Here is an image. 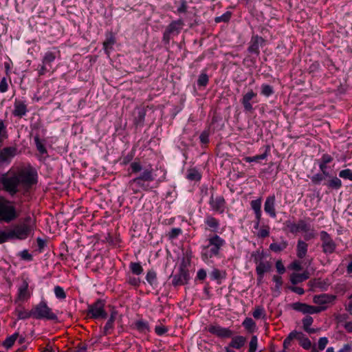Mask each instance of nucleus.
Listing matches in <instances>:
<instances>
[{
  "instance_id": "864d4df0",
  "label": "nucleus",
  "mask_w": 352,
  "mask_h": 352,
  "mask_svg": "<svg viewBox=\"0 0 352 352\" xmlns=\"http://www.w3.org/2000/svg\"><path fill=\"white\" fill-rule=\"evenodd\" d=\"M231 16V13L230 12H227L224 13L223 15L220 16H217L215 18V22H227L230 20Z\"/></svg>"
},
{
  "instance_id": "1a4fd4ad",
  "label": "nucleus",
  "mask_w": 352,
  "mask_h": 352,
  "mask_svg": "<svg viewBox=\"0 0 352 352\" xmlns=\"http://www.w3.org/2000/svg\"><path fill=\"white\" fill-rule=\"evenodd\" d=\"M104 300L98 299L94 304L88 306V314L95 319L106 318L107 314L104 309Z\"/></svg>"
},
{
  "instance_id": "aec40b11",
  "label": "nucleus",
  "mask_w": 352,
  "mask_h": 352,
  "mask_svg": "<svg viewBox=\"0 0 352 352\" xmlns=\"http://www.w3.org/2000/svg\"><path fill=\"white\" fill-rule=\"evenodd\" d=\"M336 296L327 294L316 295L313 298V302L317 305H323L332 302L336 299Z\"/></svg>"
},
{
  "instance_id": "5701e85b",
  "label": "nucleus",
  "mask_w": 352,
  "mask_h": 352,
  "mask_svg": "<svg viewBox=\"0 0 352 352\" xmlns=\"http://www.w3.org/2000/svg\"><path fill=\"white\" fill-rule=\"evenodd\" d=\"M116 43V37L112 32H108L106 34V39L103 42V49L107 54H109L113 45Z\"/></svg>"
},
{
  "instance_id": "f03ea898",
  "label": "nucleus",
  "mask_w": 352,
  "mask_h": 352,
  "mask_svg": "<svg viewBox=\"0 0 352 352\" xmlns=\"http://www.w3.org/2000/svg\"><path fill=\"white\" fill-rule=\"evenodd\" d=\"M207 241L208 243L201 250V258L204 261L218 256L221 248L225 245V240L217 234L209 237Z\"/></svg>"
},
{
  "instance_id": "3c124183",
  "label": "nucleus",
  "mask_w": 352,
  "mask_h": 352,
  "mask_svg": "<svg viewBox=\"0 0 352 352\" xmlns=\"http://www.w3.org/2000/svg\"><path fill=\"white\" fill-rule=\"evenodd\" d=\"M208 82V76L206 74H201L197 80L199 86L206 87Z\"/></svg>"
},
{
  "instance_id": "39448f33",
  "label": "nucleus",
  "mask_w": 352,
  "mask_h": 352,
  "mask_svg": "<svg viewBox=\"0 0 352 352\" xmlns=\"http://www.w3.org/2000/svg\"><path fill=\"white\" fill-rule=\"evenodd\" d=\"M0 183L3 190L11 195H15L19 191V180L15 171L10 170L3 174L0 177Z\"/></svg>"
},
{
  "instance_id": "f3484780",
  "label": "nucleus",
  "mask_w": 352,
  "mask_h": 352,
  "mask_svg": "<svg viewBox=\"0 0 352 352\" xmlns=\"http://www.w3.org/2000/svg\"><path fill=\"white\" fill-rule=\"evenodd\" d=\"M256 93H255L252 89L249 90L245 94L243 95L241 99V103L245 111L250 113L253 111L254 109L250 101L256 98Z\"/></svg>"
},
{
  "instance_id": "09e8293b",
  "label": "nucleus",
  "mask_w": 352,
  "mask_h": 352,
  "mask_svg": "<svg viewBox=\"0 0 352 352\" xmlns=\"http://www.w3.org/2000/svg\"><path fill=\"white\" fill-rule=\"evenodd\" d=\"M54 294L56 298L59 299H65L66 298V294L64 289L60 286H56L54 287Z\"/></svg>"
},
{
  "instance_id": "a18cd8bd",
  "label": "nucleus",
  "mask_w": 352,
  "mask_h": 352,
  "mask_svg": "<svg viewBox=\"0 0 352 352\" xmlns=\"http://www.w3.org/2000/svg\"><path fill=\"white\" fill-rule=\"evenodd\" d=\"M258 346V339L256 336H253L251 338L250 342L249 343V350L248 352H256Z\"/></svg>"
},
{
  "instance_id": "0eeeda50",
  "label": "nucleus",
  "mask_w": 352,
  "mask_h": 352,
  "mask_svg": "<svg viewBox=\"0 0 352 352\" xmlns=\"http://www.w3.org/2000/svg\"><path fill=\"white\" fill-rule=\"evenodd\" d=\"M18 217L15 208L10 201L0 197V221L10 223Z\"/></svg>"
},
{
  "instance_id": "bb28decb",
  "label": "nucleus",
  "mask_w": 352,
  "mask_h": 352,
  "mask_svg": "<svg viewBox=\"0 0 352 352\" xmlns=\"http://www.w3.org/2000/svg\"><path fill=\"white\" fill-rule=\"evenodd\" d=\"M270 268L271 265L268 262H260L257 265L256 267V271L259 276L260 280L263 278V275L265 272L270 271Z\"/></svg>"
},
{
  "instance_id": "a19ab883",
  "label": "nucleus",
  "mask_w": 352,
  "mask_h": 352,
  "mask_svg": "<svg viewBox=\"0 0 352 352\" xmlns=\"http://www.w3.org/2000/svg\"><path fill=\"white\" fill-rule=\"evenodd\" d=\"M129 268L133 274L140 275L143 272V268L139 263H131Z\"/></svg>"
},
{
  "instance_id": "4c0bfd02",
  "label": "nucleus",
  "mask_w": 352,
  "mask_h": 352,
  "mask_svg": "<svg viewBox=\"0 0 352 352\" xmlns=\"http://www.w3.org/2000/svg\"><path fill=\"white\" fill-rule=\"evenodd\" d=\"M252 316L255 319L265 318L266 314L264 308L261 306H256L252 313Z\"/></svg>"
},
{
  "instance_id": "0e129e2a",
  "label": "nucleus",
  "mask_w": 352,
  "mask_h": 352,
  "mask_svg": "<svg viewBox=\"0 0 352 352\" xmlns=\"http://www.w3.org/2000/svg\"><path fill=\"white\" fill-rule=\"evenodd\" d=\"M324 177L321 174H316L311 177V182L314 184H319L323 180Z\"/></svg>"
},
{
  "instance_id": "ea45409f",
  "label": "nucleus",
  "mask_w": 352,
  "mask_h": 352,
  "mask_svg": "<svg viewBox=\"0 0 352 352\" xmlns=\"http://www.w3.org/2000/svg\"><path fill=\"white\" fill-rule=\"evenodd\" d=\"M187 178L191 181H199L201 179V175L195 169H190L188 171Z\"/></svg>"
},
{
  "instance_id": "cd10ccee",
  "label": "nucleus",
  "mask_w": 352,
  "mask_h": 352,
  "mask_svg": "<svg viewBox=\"0 0 352 352\" xmlns=\"http://www.w3.org/2000/svg\"><path fill=\"white\" fill-rule=\"evenodd\" d=\"M245 342L246 338L245 337L241 336H234L230 342L229 346L239 349L245 344Z\"/></svg>"
},
{
  "instance_id": "13d9d810",
  "label": "nucleus",
  "mask_w": 352,
  "mask_h": 352,
  "mask_svg": "<svg viewBox=\"0 0 352 352\" xmlns=\"http://www.w3.org/2000/svg\"><path fill=\"white\" fill-rule=\"evenodd\" d=\"M328 338L326 337L320 338L318 340V349L320 351H322L325 349L327 344H328Z\"/></svg>"
},
{
  "instance_id": "2f4dec72",
  "label": "nucleus",
  "mask_w": 352,
  "mask_h": 352,
  "mask_svg": "<svg viewBox=\"0 0 352 352\" xmlns=\"http://www.w3.org/2000/svg\"><path fill=\"white\" fill-rule=\"evenodd\" d=\"M309 278L308 273L304 272L302 274H293L291 276L290 280L292 284L296 285L299 283H301Z\"/></svg>"
},
{
  "instance_id": "79ce46f5",
  "label": "nucleus",
  "mask_w": 352,
  "mask_h": 352,
  "mask_svg": "<svg viewBox=\"0 0 352 352\" xmlns=\"http://www.w3.org/2000/svg\"><path fill=\"white\" fill-rule=\"evenodd\" d=\"M327 186L331 188L338 189L342 186V182L339 178L335 177L329 181Z\"/></svg>"
},
{
  "instance_id": "69168bd1",
  "label": "nucleus",
  "mask_w": 352,
  "mask_h": 352,
  "mask_svg": "<svg viewBox=\"0 0 352 352\" xmlns=\"http://www.w3.org/2000/svg\"><path fill=\"white\" fill-rule=\"evenodd\" d=\"M333 160V158L331 155H328V154H324L322 156V158L320 160V163H322V164H327L330 162H331Z\"/></svg>"
},
{
  "instance_id": "72a5a7b5",
  "label": "nucleus",
  "mask_w": 352,
  "mask_h": 352,
  "mask_svg": "<svg viewBox=\"0 0 352 352\" xmlns=\"http://www.w3.org/2000/svg\"><path fill=\"white\" fill-rule=\"evenodd\" d=\"M302 336L301 334H300V332H298V331H292L289 335L285 339L284 342H283V348L285 349H287L290 344H291V342L294 339V338H296L297 339V336Z\"/></svg>"
},
{
  "instance_id": "c9c22d12",
  "label": "nucleus",
  "mask_w": 352,
  "mask_h": 352,
  "mask_svg": "<svg viewBox=\"0 0 352 352\" xmlns=\"http://www.w3.org/2000/svg\"><path fill=\"white\" fill-rule=\"evenodd\" d=\"M242 324L250 332H253L256 327V323L251 318H246Z\"/></svg>"
},
{
  "instance_id": "9d476101",
  "label": "nucleus",
  "mask_w": 352,
  "mask_h": 352,
  "mask_svg": "<svg viewBox=\"0 0 352 352\" xmlns=\"http://www.w3.org/2000/svg\"><path fill=\"white\" fill-rule=\"evenodd\" d=\"M293 309L304 314H318L326 309L324 306H312L302 302H295L292 305Z\"/></svg>"
},
{
  "instance_id": "774afa93",
  "label": "nucleus",
  "mask_w": 352,
  "mask_h": 352,
  "mask_svg": "<svg viewBox=\"0 0 352 352\" xmlns=\"http://www.w3.org/2000/svg\"><path fill=\"white\" fill-rule=\"evenodd\" d=\"M210 276L213 280H219L221 278V272L217 269H214L210 273Z\"/></svg>"
},
{
  "instance_id": "f704fd0d",
  "label": "nucleus",
  "mask_w": 352,
  "mask_h": 352,
  "mask_svg": "<svg viewBox=\"0 0 352 352\" xmlns=\"http://www.w3.org/2000/svg\"><path fill=\"white\" fill-rule=\"evenodd\" d=\"M19 337V333H15L12 336L8 337L3 342V346L7 349L12 347L16 340V339Z\"/></svg>"
},
{
  "instance_id": "dca6fc26",
  "label": "nucleus",
  "mask_w": 352,
  "mask_h": 352,
  "mask_svg": "<svg viewBox=\"0 0 352 352\" xmlns=\"http://www.w3.org/2000/svg\"><path fill=\"white\" fill-rule=\"evenodd\" d=\"M16 154V148L13 146L5 147L0 150V166L8 164Z\"/></svg>"
},
{
  "instance_id": "f257e3e1",
  "label": "nucleus",
  "mask_w": 352,
  "mask_h": 352,
  "mask_svg": "<svg viewBox=\"0 0 352 352\" xmlns=\"http://www.w3.org/2000/svg\"><path fill=\"white\" fill-rule=\"evenodd\" d=\"M35 228V219L28 216L23 221L16 225L12 230L8 231L9 238L10 239H25L29 236L33 235Z\"/></svg>"
},
{
  "instance_id": "393cba45",
  "label": "nucleus",
  "mask_w": 352,
  "mask_h": 352,
  "mask_svg": "<svg viewBox=\"0 0 352 352\" xmlns=\"http://www.w3.org/2000/svg\"><path fill=\"white\" fill-rule=\"evenodd\" d=\"M308 245L302 240H298L296 247V254L300 258H303L307 252Z\"/></svg>"
},
{
  "instance_id": "680f3d73",
  "label": "nucleus",
  "mask_w": 352,
  "mask_h": 352,
  "mask_svg": "<svg viewBox=\"0 0 352 352\" xmlns=\"http://www.w3.org/2000/svg\"><path fill=\"white\" fill-rule=\"evenodd\" d=\"M187 11V3L185 0H181L180 6L177 8V12L185 13Z\"/></svg>"
},
{
  "instance_id": "412c9836",
  "label": "nucleus",
  "mask_w": 352,
  "mask_h": 352,
  "mask_svg": "<svg viewBox=\"0 0 352 352\" xmlns=\"http://www.w3.org/2000/svg\"><path fill=\"white\" fill-rule=\"evenodd\" d=\"M184 25L181 19L171 22L164 32V37L170 36L171 34L178 33Z\"/></svg>"
},
{
  "instance_id": "bf43d9fd",
  "label": "nucleus",
  "mask_w": 352,
  "mask_h": 352,
  "mask_svg": "<svg viewBox=\"0 0 352 352\" xmlns=\"http://www.w3.org/2000/svg\"><path fill=\"white\" fill-rule=\"evenodd\" d=\"M168 329L164 325H157L155 328V331L158 336H162L166 333Z\"/></svg>"
},
{
  "instance_id": "c85d7f7f",
  "label": "nucleus",
  "mask_w": 352,
  "mask_h": 352,
  "mask_svg": "<svg viewBox=\"0 0 352 352\" xmlns=\"http://www.w3.org/2000/svg\"><path fill=\"white\" fill-rule=\"evenodd\" d=\"M288 243L285 240H282L280 242H274L270 244V250L274 252L278 253L287 248Z\"/></svg>"
},
{
  "instance_id": "e433bc0d",
  "label": "nucleus",
  "mask_w": 352,
  "mask_h": 352,
  "mask_svg": "<svg viewBox=\"0 0 352 352\" xmlns=\"http://www.w3.org/2000/svg\"><path fill=\"white\" fill-rule=\"evenodd\" d=\"M302 336H297V339L300 340V346L305 349H309L311 347V342L308 338H306L305 335L300 332Z\"/></svg>"
},
{
  "instance_id": "8fccbe9b",
  "label": "nucleus",
  "mask_w": 352,
  "mask_h": 352,
  "mask_svg": "<svg viewBox=\"0 0 352 352\" xmlns=\"http://www.w3.org/2000/svg\"><path fill=\"white\" fill-rule=\"evenodd\" d=\"M339 176L344 179L352 181V170L351 169H344L340 172Z\"/></svg>"
},
{
  "instance_id": "4d7b16f0",
  "label": "nucleus",
  "mask_w": 352,
  "mask_h": 352,
  "mask_svg": "<svg viewBox=\"0 0 352 352\" xmlns=\"http://www.w3.org/2000/svg\"><path fill=\"white\" fill-rule=\"evenodd\" d=\"M313 318L311 316H306L302 319V324H303V329L304 330L306 329L308 327H310L311 325L313 323Z\"/></svg>"
},
{
  "instance_id": "6e6d98bb",
  "label": "nucleus",
  "mask_w": 352,
  "mask_h": 352,
  "mask_svg": "<svg viewBox=\"0 0 352 352\" xmlns=\"http://www.w3.org/2000/svg\"><path fill=\"white\" fill-rule=\"evenodd\" d=\"M87 346L84 343H79L74 349H72L70 352H86Z\"/></svg>"
},
{
  "instance_id": "6e6552de",
  "label": "nucleus",
  "mask_w": 352,
  "mask_h": 352,
  "mask_svg": "<svg viewBox=\"0 0 352 352\" xmlns=\"http://www.w3.org/2000/svg\"><path fill=\"white\" fill-rule=\"evenodd\" d=\"M56 54H60V52L57 51L56 52L48 51L45 53L43 59L42 63L39 65L38 69V74L39 76L45 75L46 73L54 72L52 69V63L55 60L56 58Z\"/></svg>"
},
{
  "instance_id": "20e7f679",
  "label": "nucleus",
  "mask_w": 352,
  "mask_h": 352,
  "mask_svg": "<svg viewBox=\"0 0 352 352\" xmlns=\"http://www.w3.org/2000/svg\"><path fill=\"white\" fill-rule=\"evenodd\" d=\"M154 179L153 168L150 167L145 169L140 176L131 179L129 182V186L134 192H137L140 188L147 190L149 186L146 182H153Z\"/></svg>"
},
{
  "instance_id": "052dcab7",
  "label": "nucleus",
  "mask_w": 352,
  "mask_h": 352,
  "mask_svg": "<svg viewBox=\"0 0 352 352\" xmlns=\"http://www.w3.org/2000/svg\"><path fill=\"white\" fill-rule=\"evenodd\" d=\"M131 168L133 173L140 172L142 169V165L139 162H133L131 164Z\"/></svg>"
},
{
  "instance_id": "6ab92c4d",
  "label": "nucleus",
  "mask_w": 352,
  "mask_h": 352,
  "mask_svg": "<svg viewBox=\"0 0 352 352\" xmlns=\"http://www.w3.org/2000/svg\"><path fill=\"white\" fill-rule=\"evenodd\" d=\"M28 283L26 280H23L21 285L18 288L17 300L25 301L27 300L31 296L30 292L28 291Z\"/></svg>"
},
{
  "instance_id": "2eb2a0df",
  "label": "nucleus",
  "mask_w": 352,
  "mask_h": 352,
  "mask_svg": "<svg viewBox=\"0 0 352 352\" xmlns=\"http://www.w3.org/2000/svg\"><path fill=\"white\" fill-rule=\"evenodd\" d=\"M290 232L295 234L299 232H309L310 230V225L307 223L304 220H299L297 223L287 221L285 223Z\"/></svg>"
},
{
  "instance_id": "a878e982",
  "label": "nucleus",
  "mask_w": 352,
  "mask_h": 352,
  "mask_svg": "<svg viewBox=\"0 0 352 352\" xmlns=\"http://www.w3.org/2000/svg\"><path fill=\"white\" fill-rule=\"evenodd\" d=\"M205 223L212 232H217L219 228V221L211 215L206 217Z\"/></svg>"
},
{
  "instance_id": "9b49d317",
  "label": "nucleus",
  "mask_w": 352,
  "mask_h": 352,
  "mask_svg": "<svg viewBox=\"0 0 352 352\" xmlns=\"http://www.w3.org/2000/svg\"><path fill=\"white\" fill-rule=\"evenodd\" d=\"M209 205L213 211L222 214L224 212L226 209V200L221 195L214 196L213 188H212Z\"/></svg>"
},
{
  "instance_id": "7c9ffc66",
  "label": "nucleus",
  "mask_w": 352,
  "mask_h": 352,
  "mask_svg": "<svg viewBox=\"0 0 352 352\" xmlns=\"http://www.w3.org/2000/svg\"><path fill=\"white\" fill-rule=\"evenodd\" d=\"M250 206H251L252 209L254 212L255 217H258V218H259V216L262 215L261 199L258 198L257 199L251 201Z\"/></svg>"
},
{
  "instance_id": "7ed1b4c3",
  "label": "nucleus",
  "mask_w": 352,
  "mask_h": 352,
  "mask_svg": "<svg viewBox=\"0 0 352 352\" xmlns=\"http://www.w3.org/2000/svg\"><path fill=\"white\" fill-rule=\"evenodd\" d=\"M19 180V187L29 189L37 182V173L31 168H23L16 172Z\"/></svg>"
},
{
  "instance_id": "49530a36",
  "label": "nucleus",
  "mask_w": 352,
  "mask_h": 352,
  "mask_svg": "<svg viewBox=\"0 0 352 352\" xmlns=\"http://www.w3.org/2000/svg\"><path fill=\"white\" fill-rule=\"evenodd\" d=\"M270 234V227L269 226H263L258 232L257 233V236L259 238H265L268 236Z\"/></svg>"
},
{
  "instance_id": "de8ad7c7",
  "label": "nucleus",
  "mask_w": 352,
  "mask_h": 352,
  "mask_svg": "<svg viewBox=\"0 0 352 352\" xmlns=\"http://www.w3.org/2000/svg\"><path fill=\"white\" fill-rule=\"evenodd\" d=\"M34 142L36 144V148L39 151L40 153L44 154V153H47V150H46L45 146L41 142L38 136L34 137Z\"/></svg>"
},
{
  "instance_id": "a211bd4d",
  "label": "nucleus",
  "mask_w": 352,
  "mask_h": 352,
  "mask_svg": "<svg viewBox=\"0 0 352 352\" xmlns=\"http://www.w3.org/2000/svg\"><path fill=\"white\" fill-rule=\"evenodd\" d=\"M28 112V107L25 102L16 99L14 103V110L12 115L15 117L22 118Z\"/></svg>"
},
{
  "instance_id": "58836bf2",
  "label": "nucleus",
  "mask_w": 352,
  "mask_h": 352,
  "mask_svg": "<svg viewBox=\"0 0 352 352\" xmlns=\"http://www.w3.org/2000/svg\"><path fill=\"white\" fill-rule=\"evenodd\" d=\"M136 329L142 333H146L149 331L148 322L143 320H138L135 322Z\"/></svg>"
},
{
  "instance_id": "473e14b6",
  "label": "nucleus",
  "mask_w": 352,
  "mask_h": 352,
  "mask_svg": "<svg viewBox=\"0 0 352 352\" xmlns=\"http://www.w3.org/2000/svg\"><path fill=\"white\" fill-rule=\"evenodd\" d=\"M116 315H117V312L115 310H113L111 314V316H110L109 319L108 320V321L107 322V323L104 327V334H106V335L108 334L109 332V330L113 329V322L116 320Z\"/></svg>"
},
{
  "instance_id": "e2e57ef3",
  "label": "nucleus",
  "mask_w": 352,
  "mask_h": 352,
  "mask_svg": "<svg viewBox=\"0 0 352 352\" xmlns=\"http://www.w3.org/2000/svg\"><path fill=\"white\" fill-rule=\"evenodd\" d=\"M8 232L0 230V244L9 240Z\"/></svg>"
},
{
  "instance_id": "37998d69",
  "label": "nucleus",
  "mask_w": 352,
  "mask_h": 352,
  "mask_svg": "<svg viewBox=\"0 0 352 352\" xmlns=\"http://www.w3.org/2000/svg\"><path fill=\"white\" fill-rule=\"evenodd\" d=\"M267 153L265 152L261 155H257L253 157H244V160L246 162H258L259 160H265L267 157Z\"/></svg>"
},
{
  "instance_id": "c03bdc74",
  "label": "nucleus",
  "mask_w": 352,
  "mask_h": 352,
  "mask_svg": "<svg viewBox=\"0 0 352 352\" xmlns=\"http://www.w3.org/2000/svg\"><path fill=\"white\" fill-rule=\"evenodd\" d=\"M261 94L265 96H270L274 93L273 87L269 85L263 84L261 86Z\"/></svg>"
},
{
  "instance_id": "423d86ee",
  "label": "nucleus",
  "mask_w": 352,
  "mask_h": 352,
  "mask_svg": "<svg viewBox=\"0 0 352 352\" xmlns=\"http://www.w3.org/2000/svg\"><path fill=\"white\" fill-rule=\"evenodd\" d=\"M32 314H33V318L37 320H58L56 314L43 301H41L32 309Z\"/></svg>"
},
{
  "instance_id": "4468645a",
  "label": "nucleus",
  "mask_w": 352,
  "mask_h": 352,
  "mask_svg": "<svg viewBox=\"0 0 352 352\" xmlns=\"http://www.w3.org/2000/svg\"><path fill=\"white\" fill-rule=\"evenodd\" d=\"M190 278L188 270L184 266H181L179 272L173 276L172 284L174 286L184 285L187 284Z\"/></svg>"
},
{
  "instance_id": "f8f14e48",
  "label": "nucleus",
  "mask_w": 352,
  "mask_h": 352,
  "mask_svg": "<svg viewBox=\"0 0 352 352\" xmlns=\"http://www.w3.org/2000/svg\"><path fill=\"white\" fill-rule=\"evenodd\" d=\"M320 236L322 241L323 252L327 254H331L333 253L336 249L337 245L331 236L326 231H321Z\"/></svg>"
},
{
  "instance_id": "5fc2aeb1",
  "label": "nucleus",
  "mask_w": 352,
  "mask_h": 352,
  "mask_svg": "<svg viewBox=\"0 0 352 352\" xmlns=\"http://www.w3.org/2000/svg\"><path fill=\"white\" fill-rule=\"evenodd\" d=\"M6 126L3 120H0V142H1L6 136Z\"/></svg>"
},
{
  "instance_id": "b1692460",
  "label": "nucleus",
  "mask_w": 352,
  "mask_h": 352,
  "mask_svg": "<svg viewBox=\"0 0 352 352\" xmlns=\"http://www.w3.org/2000/svg\"><path fill=\"white\" fill-rule=\"evenodd\" d=\"M263 41V39L261 36H258L257 35L252 36L250 42V45L248 47V52L250 53L258 54L259 44Z\"/></svg>"
},
{
  "instance_id": "338daca9",
  "label": "nucleus",
  "mask_w": 352,
  "mask_h": 352,
  "mask_svg": "<svg viewBox=\"0 0 352 352\" xmlns=\"http://www.w3.org/2000/svg\"><path fill=\"white\" fill-rule=\"evenodd\" d=\"M20 256L23 260L31 261L32 259V256L26 250L21 252Z\"/></svg>"
},
{
  "instance_id": "603ef678",
  "label": "nucleus",
  "mask_w": 352,
  "mask_h": 352,
  "mask_svg": "<svg viewBox=\"0 0 352 352\" xmlns=\"http://www.w3.org/2000/svg\"><path fill=\"white\" fill-rule=\"evenodd\" d=\"M157 275L156 273L153 271H149L147 272L146 278V280L151 284L153 285L156 281Z\"/></svg>"
},
{
  "instance_id": "4be33fe9",
  "label": "nucleus",
  "mask_w": 352,
  "mask_h": 352,
  "mask_svg": "<svg viewBox=\"0 0 352 352\" xmlns=\"http://www.w3.org/2000/svg\"><path fill=\"white\" fill-rule=\"evenodd\" d=\"M275 197L274 196H270L268 197L265 202L264 205V210L265 211L268 213L270 217L274 218L276 216L275 208Z\"/></svg>"
},
{
  "instance_id": "c756f323",
  "label": "nucleus",
  "mask_w": 352,
  "mask_h": 352,
  "mask_svg": "<svg viewBox=\"0 0 352 352\" xmlns=\"http://www.w3.org/2000/svg\"><path fill=\"white\" fill-rule=\"evenodd\" d=\"M15 314L17 316L18 319L19 320H25L30 317L33 318V314H32V310L29 311L28 310H25L23 307H17L15 309Z\"/></svg>"
},
{
  "instance_id": "ddd939ff",
  "label": "nucleus",
  "mask_w": 352,
  "mask_h": 352,
  "mask_svg": "<svg viewBox=\"0 0 352 352\" xmlns=\"http://www.w3.org/2000/svg\"><path fill=\"white\" fill-rule=\"evenodd\" d=\"M206 329L210 333L219 338H230L233 335L232 331L228 328H224L217 324H210Z\"/></svg>"
}]
</instances>
